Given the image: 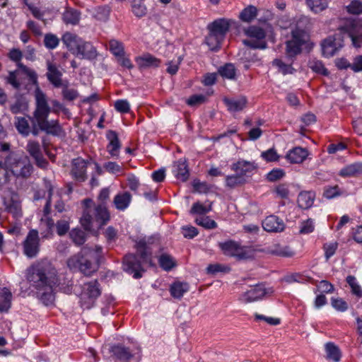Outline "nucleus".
<instances>
[{
	"mask_svg": "<svg viewBox=\"0 0 362 362\" xmlns=\"http://www.w3.org/2000/svg\"><path fill=\"white\" fill-rule=\"evenodd\" d=\"M27 279L38 291L40 299L45 305L54 303L53 287L59 282L54 268L49 264L33 266L28 271Z\"/></svg>",
	"mask_w": 362,
	"mask_h": 362,
	"instance_id": "obj_1",
	"label": "nucleus"
},
{
	"mask_svg": "<svg viewBox=\"0 0 362 362\" xmlns=\"http://www.w3.org/2000/svg\"><path fill=\"white\" fill-rule=\"evenodd\" d=\"M35 108L33 117H28L32 123L30 133L37 136L40 131L47 134L59 136L63 130L57 119H48L51 108L49 106L46 95L39 88L35 92Z\"/></svg>",
	"mask_w": 362,
	"mask_h": 362,
	"instance_id": "obj_2",
	"label": "nucleus"
},
{
	"mask_svg": "<svg viewBox=\"0 0 362 362\" xmlns=\"http://www.w3.org/2000/svg\"><path fill=\"white\" fill-rule=\"evenodd\" d=\"M109 196L110 190L104 188L98 195V204H94L90 199L83 201L84 209L80 222L86 230H92L94 227L100 228L109 221L110 215L105 205Z\"/></svg>",
	"mask_w": 362,
	"mask_h": 362,
	"instance_id": "obj_3",
	"label": "nucleus"
},
{
	"mask_svg": "<svg viewBox=\"0 0 362 362\" xmlns=\"http://www.w3.org/2000/svg\"><path fill=\"white\" fill-rule=\"evenodd\" d=\"M135 247L141 261L138 260L137 256L133 254H128L124 257L123 267L124 271L129 274H133L135 279L141 278V272H144L142 264L151 263V250L145 239L139 240Z\"/></svg>",
	"mask_w": 362,
	"mask_h": 362,
	"instance_id": "obj_4",
	"label": "nucleus"
},
{
	"mask_svg": "<svg viewBox=\"0 0 362 362\" xmlns=\"http://www.w3.org/2000/svg\"><path fill=\"white\" fill-rule=\"evenodd\" d=\"M102 247L98 245L95 246V253L90 247H85L81 251L70 257L67 260V265L71 269L78 268L79 270L86 276H90L98 269L95 262L98 255L101 253Z\"/></svg>",
	"mask_w": 362,
	"mask_h": 362,
	"instance_id": "obj_5",
	"label": "nucleus"
},
{
	"mask_svg": "<svg viewBox=\"0 0 362 362\" xmlns=\"http://www.w3.org/2000/svg\"><path fill=\"white\" fill-rule=\"evenodd\" d=\"M5 165L16 178L28 179L33 171V166L27 157L20 158L13 153L5 157Z\"/></svg>",
	"mask_w": 362,
	"mask_h": 362,
	"instance_id": "obj_6",
	"label": "nucleus"
},
{
	"mask_svg": "<svg viewBox=\"0 0 362 362\" xmlns=\"http://www.w3.org/2000/svg\"><path fill=\"white\" fill-rule=\"evenodd\" d=\"M218 246L225 255L235 257L238 260L250 259L255 255L252 247L241 245L235 240H229L219 243Z\"/></svg>",
	"mask_w": 362,
	"mask_h": 362,
	"instance_id": "obj_7",
	"label": "nucleus"
},
{
	"mask_svg": "<svg viewBox=\"0 0 362 362\" xmlns=\"http://www.w3.org/2000/svg\"><path fill=\"white\" fill-rule=\"evenodd\" d=\"M339 30L348 34L354 47L360 48L362 47L361 18H348L340 25Z\"/></svg>",
	"mask_w": 362,
	"mask_h": 362,
	"instance_id": "obj_8",
	"label": "nucleus"
},
{
	"mask_svg": "<svg viewBox=\"0 0 362 362\" xmlns=\"http://www.w3.org/2000/svg\"><path fill=\"white\" fill-rule=\"evenodd\" d=\"M245 34L250 37V40H244L243 44L250 48L264 49L267 47L264 41L266 33L264 29L257 25H251L244 30Z\"/></svg>",
	"mask_w": 362,
	"mask_h": 362,
	"instance_id": "obj_9",
	"label": "nucleus"
},
{
	"mask_svg": "<svg viewBox=\"0 0 362 362\" xmlns=\"http://www.w3.org/2000/svg\"><path fill=\"white\" fill-rule=\"evenodd\" d=\"M18 69L13 71H9L6 77V82L11 85L15 89H18L21 86V83L18 80V77L21 74H25L30 81L35 84L37 82V76L35 71L29 69L22 63L17 64Z\"/></svg>",
	"mask_w": 362,
	"mask_h": 362,
	"instance_id": "obj_10",
	"label": "nucleus"
},
{
	"mask_svg": "<svg viewBox=\"0 0 362 362\" xmlns=\"http://www.w3.org/2000/svg\"><path fill=\"white\" fill-rule=\"evenodd\" d=\"M23 254L28 258L35 257L40 252V244L38 231L30 230L22 243Z\"/></svg>",
	"mask_w": 362,
	"mask_h": 362,
	"instance_id": "obj_11",
	"label": "nucleus"
},
{
	"mask_svg": "<svg viewBox=\"0 0 362 362\" xmlns=\"http://www.w3.org/2000/svg\"><path fill=\"white\" fill-rule=\"evenodd\" d=\"M2 202L4 209L7 213L13 215L16 218L22 216V209L18 194L13 189L10 190V197H2Z\"/></svg>",
	"mask_w": 362,
	"mask_h": 362,
	"instance_id": "obj_12",
	"label": "nucleus"
},
{
	"mask_svg": "<svg viewBox=\"0 0 362 362\" xmlns=\"http://www.w3.org/2000/svg\"><path fill=\"white\" fill-rule=\"evenodd\" d=\"M26 151L35 160V165L43 170L47 168L48 161L43 157L41 146L38 141H29L26 146Z\"/></svg>",
	"mask_w": 362,
	"mask_h": 362,
	"instance_id": "obj_13",
	"label": "nucleus"
},
{
	"mask_svg": "<svg viewBox=\"0 0 362 362\" xmlns=\"http://www.w3.org/2000/svg\"><path fill=\"white\" fill-rule=\"evenodd\" d=\"M235 22L230 19L218 18L209 24L207 28L209 31L212 32L224 39L229 28Z\"/></svg>",
	"mask_w": 362,
	"mask_h": 362,
	"instance_id": "obj_14",
	"label": "nucleus"
},
{
	"mask_svg": "<svg viewBox=\"0 0 362 362\" xmlns=\"http://www.w3.org/2000/svg\"><path fill=\"white\" fill-rule=\"evenodd\" d=\"M342 42L341 39H337L334 37L326 38L322 43V54L325 57L334 56L343 47Z\"/></svg>",
	"mask_w": 362,
	"mask_h": 362,
	"instance_id": "obj_15",
	"label": "nucleus"
},
{
	"mask_svg": "<svg viewBox=\"0 0 362 362\" xmlns=\"http://www.w3.org/2000/svg\"><path fill=\"white\" fill-rule=\"evenodd\" d=\"M88 161L82 158H77L72 160L71 175L78 181L83 182L86 179V168Z\"/></svg>",
	"mask_w": 362,
	"mask_h": 362,
	"instance_id": "obj_16",
	"label": "nucleus"
},
{
	"mask_svg": "<svg viewBox=\"0 0 362 362\" xmlns=\"http://www.w3.org/2000/svg\"><path fill=\"white\" fill-rule=\"evenodd\" d=\"M73 54L81 59H93L97 57L96 49L93 45L82 40Z\"/></svg>",
	"mask_w": 362,
	"mask_h": 362,
	"instance_id": "obj_17",
	"label": "nucleus"
},
{
	"mask_svg": "<svg viewBox=\"0 0 362 362\" xmlns=\"http://www.w3.org/2000/svg\"><path fill=\"white\" fill-rule=\"evenodd\" d=\"M47 72L46 74L48 81L55 87L59 88L63 86L62 79V74L57 66L49 61L47 62Z\"/></svg>",
	"mask_w": 362,
	"mask_h": 362,
	"instance_id": "obj_18",
	"label": "nucleus"
},
{
	"mask_svg": "<svg viewBox=\"0 0 362 362\" xmlns=\"http://www.w3.org/2000/svg\"><path fill=\"white\" fill-rule=\"evenodd\" d=\"M109 144L107 146V151L113 158H117L119 154L121 143L117 134L115 131L110 130L106 134Z\"/></svg>",
	"mask_w": 362,
	"mask_h": 362,
	"instance_id": "obj_19",
	"label": "nucleus"
},
{
	"mask_svg": "<svg viewBox=\"0 0 362 362\" xmlns=\"http://www.w3.org/2000/svg\"><path fill=\"white\" fill-rule=\"evenodd\" d=\"M267 293L262 284L257 285L244 293L240 300L244 303H250L262 298Z\"/></svg>",
	"mask_w": 362,
	"mask_h": 362,
	"instance_id": "obj_20",
	"label": "nucleus"
},
{
	"mask_svg": "<svg viewBox=\"0 0 362 362\" xmlns=\"http://www.w3.org/2000/svg\"><path fill=\"white\" fill-rule=\"evenodd\" d=\"M262 227L268 232H281L284 229V223L277 216L272 215L262 221Z\"/></svg>",
	"mask_w": 362,
	"mask_h": 362,
	"instance_id": "obj_21",
	"label": "nucleus"
},
{
	"mask_svg": "<svg viewBox=\"0 0 362 362\" xmlns=\"http://www.w3.org/2000/svg\"><path fill=\"white\" fill-rule=\"evenodd\" d=\"M308 151L302 147H295L290 150L286 158L291 163H301L308 156Z\"/></svg>",
	"mask_w": 362,
	"mask_h": 362,
	"instance_id": "obj_22",
	"label": "nucleus"
},
{
	"mask_svg": "<svg viewBox=\"0 0 362 362\" xmlns=\"http://www.w3.org/2000/svg\"><path fill=\"white\" fill-rule=\"evenodd\" d=\"M306 23H308V19L306 18H300L297 23L296 28L291 32L292 40H295L296 42H299L302 45L305 44L308 39L307 32L305 29L301 28V26Z\"/></svg>",
	"mask_w": 362,
	"mask_h": 362,
	"instance_id": "obj_23",
	"label": "nucleus"
},
{
	"mask_svg": "<svg viewBox=\"0 0 362 362\" xmlns=\"http://www.w3.org/2000/svg\"><path fill=\"white\" fill-rule=\"evenodd\" d=\"M173 174L177 180L182 182L187 180L189 173L186 160L180 159L173 164Z\"/></svg>",
	"mask_w": 362,
	"mask_h": 362,
	"instance_id": "obj_24",
	"label": "nucleus"
},
{
	"mask_svg": "<svg viewBox=\"0 0 362 362\" xmlns=\"http://www.w3.org/2000/svg\"><path fill=\"white\" fill-rule=\"evenodd\" d=\"M362 174V163L357 162L346 165L341 168L339 175L341 177H356Z\"/></svg>",
	"mask_w": 362,
	"mask_h": 362,
	"instance_id": "obj_25",
	"label": "nucleus"
},
{
	"mask_svg": "<svg viewBox=\"0 0 362 362\" xmlns=\"http://www.w3.org/2000/svg\"><path fill=\"white\" fill-rule=\"evenodd\" d=\"M255 168L254 163L243 160H238L231 166L233 170L239 175H243L245 178L247 176V174L251 173Z\"/></svg>",
	"mask_w": 362,
	"mask_h": 362,
	"instance_id": "obj_26",
	"label": "nucleus"
},
{
	"mask_svg": "<svg viewBox=\"0 0 362 362\" xmlns=\"http://www.w3.org/2000/svg\"><path fill=\"white\" fill-rule=\"evenodd\" d=\"M223 102L230 112H238L243 110L247 104V99L241 97L238 99L224 98Z\"/></svg>",
	"mask_w": 362,
	"mask_h": 362,
	"instance_id": "obj_27",
	"label": "nucleus"
},
{
	"mask_svg": "<svg viewBox=\"0 0 362 362\" xmlns=\"http://www.w3.org/2000/svg\"><path fill=\"white\" fill-rule=\"evenodd\" d=\"M136 62L140 68L158 67L160 60L150 54H146L136 59Z\"/></svg>",
	"mask_w": 362,
	"mask_h": 362,
	"instance_id": "obj_28",
	"label": "nucleus"
},
{
	"mask_svg": "<svg viewBox=\"0 0 362 362\" xmlns=\"http://www.w3.org/2000/svg\"><path fill=\"white\" fill-rule=\"evenodd\" d=\"M12 293L6 288H0V312H6L11 308Z\"/></svg>",
	"mask_w": 362,
	"mask_h": 362,
	"instance_id": "obj_29",
	"label": "nucleus"
},
{
	"mask_svg": "<svg viewBox=\"0 0 362 362\" xmlns=\"http://www.w3.org/2000/svg\"><path fill=\"white\" fill-rule=\"evenodd\" d=\"M132 200V195L128 192H124L122 193L117 194L115 198L113 203L118 210H124L126 209Z\"/></svg>",
	"mask_w": 362,
	"mask_h": 362,
	"instance_id": "obj_30",
	"label": "nucleus"
},
{
	"mask_svg": "<svg viewBox=\"0 0 362 362\" xmlns=\"http://www.w3.org/2000/svg\"><path fill=\"white\" fill-rule=\"evenodd\" d=\"M315 197V195L313 192H302L298 194L297 199L298 204L302 209H308L313 204Z\"/></svg>",
	"mask_w": 362,
	"mask_h": 362,
	"instance_id": "obj_31",
	"label": "nucleus"
},
{
	"mask_svg": "<svg viewBox=\"0 0 362 362\" xmlns=\"http://www.w3.org/2000/svg\"><path fill=\"white\" fill-rule=\"evenodd\" d=\"M62 19L66 24L77 25L81 19V13L76 9L67 8L62 15Z\"/></svg>",
	"mask_w": 362,
	"mask_h": 362,
	"instance_id": "obj_32",
	"label": "nucleus"
},
{
	"mask_svg": "<svg viewBox=\"0 0 362 362\" xmlns=\"http://www.w3.org/2000/svg\"><path fill=\"white\" fill-rule=\"evenodd\" d=\"M112 352L119 360L124 362H129L133 357V354L128 348L120 345L113 346L112 348Z\"/></svg>",
	"mask_w": 362,
	"mask_h": 362,
	"instance_id": "obj_33",
	"label": "nucleus"
},
{
	"mask_svg": "<svg viewBox=\"0 0 362 362\" xmlns=\"http://www.w3.org/2000/svg\"><path fill=\"white\" fill-rule=\"evenodd\" d=\"M62 42L64 44L68 47V49L74 53V51L77 47V45L81 41V39L78 37L76 35H74L71 33H66L62 36Z\"/></svg>",
	"mask_w": 362,
	"mask_h": 362,
	"instance_id": "obj_34",
	"label": "nucleus"
},
{
	"mask_svg": "<svg viewBox=\"0 0 362 362\" xmlns=\"http://www.w3.org/2000/svg\"><path fill=\"white\" fill-rule=\"evenodd\" d=\"M14 124L17 131L23 136H28L30 134L29 120L25 117H16Z\"/></svg>",
	"mask_w": 362,
	"mask_h": 362,
	"instance_id": "obj_35",
	"label": "nucleus"
},
{
	"mask_svg": "<svg viewBox=\"0 0 362 362\" xmlns=\"http://www.w3.org/2000/svg\"><path fill=\"white\" fill-rule=\"evenodd\" d=\"M83 295L90 298H95L100 295L98 282L95 280L93 281L84 284Z\"/></svg>",
	"mask_w": 362,
	"mask_h": 362,
	"instance_id": "obj_36",
	"label": "nucleus"
},
{
	"mask_svg": "<svg viewBox=\"0 0 362 362\" xmlns=\"http://www.w3.org/2000/svg\"><path fill=\"white\" fill-rule=\"evenodd\" d=\"M189 289L188 284L186 283L177 282L171 285L170 291L173 298H181L184 293Z\"/></svg>",
	"mask_w": 362,
	"mask_h": 362,
	"instance_id": "obj_37",
	"label": "nucleus"
},
{
	"mask_svg": "<svg viewBox=\"0 0 362 362\" xmlns=\"http://www.w3.org/2000/svg\"><path fill=\"white\" fill-rule=\"evenodd\" d=\"M246 182L247 179L237 173L235 175H228L226 177V185L230 189L244 185Z\"/></svg>",
	"mask_w": 362,
	"mask_h": 362,
	"instance_id": "obj_38",
	"label": "nucleus"
},
{
	"mask_svg": "<svg viewBox=\"0 0 362 362\" xmlns=\"http://www.w3.org/2000/svg\"><path fill=\"white\" fill-rule=\"evenodd\" d=\"M132 11L138 18H142L147 13V8L144 3V0H132Z\"/></svg>",
	"mask_w": 362,
	"mask_h": 362,
	"instance_id": "obj_39",
	"label": "nucleus"
},
{
	"mask_svg": "<svg viewBox=\"0 0 362 362\" xmlns=\"http://www.w3.org/2000/svg\"><path fill=\"white\" fill-rule=\"evenodd\" d=\"M218 72L223 78L234 80L236 78V69L232 64H226L221 66Z\"/></svg>",
	"mask_w": 362,
	"mask_h": 362,
	"instance_id": "obj_40",
	"label": "nucleus"
},
{
	"mask_svg": "<svg viewBox=\"0 0 362 362\" xmlns=\"http://www.w3.org/2000/svg\"><path fill=\"white\" fill-rule=\"evenodd\" d=\"M257 14V9L255 6L250 5L245 8L240 13L239 18L244 22L249 23L252 21Z\"/></svg>",
	"mask_w": 362,
	"mask_h": 362,
	"instance_id": "obj_41",
	"label": "nucleus"
},
{
	"mask_svg": "<svg viewBox=\"0 0 362 362\" xmlns=\"http://www.w3.org/2000/svg\"><path fill=\"white\" fill-rule=\"evenodd\" d=\"M325 350L327 358L334 362H339L341 358V353L339 348L333 343L328 342L325 344Z\"/></svg>",
	"mask_w": 362,
	"mask_h": 362,
	"instance_id": "obj_42",
	"label": "nucleus"
},
{
	"mask_svg": "<svg viewBox=\"0 0 362 362\" xmlns=\"http://www.w3.org/2000/svg\"><path fill=\"white\" fill-rule=\"evenodd\" d=\"M301 46L299 42L295 40H288L286 42V54L288 58H293L301 52Z\"/></svg>",
	"mask_w": 362,
	"mask_h": 362,
	"instance_id": "obj_43",
	"label": "nucleus"
},
{
	"mask_svg": "<svg viewBox=\"0 0 362 362\" xmlns=\"http://www.w3.org/2000/svg\"><path fill=\"white\" fill-rule=\"evenodd\" d=\"M271 254L285 257H291L294 255V252L288 246L276 245L270 251Z\"/></svg>",
	"mask_w": 362,
	"mask_h": 362,
	"instance_id": "obj_44",
	"label": "nucleus"
},
{
	"mask_svg": "<svg viewBox=\"0 0 362 362\" xmlns=\"http://www.w3.org/2000/svg\"><path fill=\"white\" fill-rule=\"evenodd\" d=\"M224 39L223 37H221V36H218V35L209 31V33L206 37L205 40H206V45L209 46V47L211 50H214V49H217L218 47H219L221 42Z\"/></svg>",
	"mask_w": 362,
	"mask_h": 362,
	"instance_id": "obj_45",
	"label": "nucleus"
},
{
	"mask_svg": "<svg viewBox=\"0 0 362 362\" xmlns=\"http://www.w3.org/2000/svg\"><path fill=\"white\" fill-rule=\"evenodd\" d=\"M110 12L111 8L108 6H98L95 10L94 17L100 21L106 22L109 19Z\"/></svg>",
	"mask_w": 362,
	"mask_h": 362,
	"instance_id": "obj_46",
	"label": "nucleus"
},
{
	"mask_svg": "<svg viewBox=\"0 0 362 362\" xmlns=\"http://www.w3.org/2000/svg\"><path fill=\"white\" fill-rule=\"evenodd\" d=\"M308 6L315 13H319L327 8L329 0H306Z\"/></svg>",
	"mask_w": 362,
	"mask_h": 362,
	"instance_id": "obj_47",
	"label": "nucleus"
},
{
	"mask_svg": "<svg viewBox=\"0 0 362 362\" xmlns=\"http://www.w3.org/2000/svg\"><path fill=\"white\" fill-rule=\"evenodd\" d=\"M11 181V171L8 168L0 161V188L8 184Z\"/></svg>",
	"mask_w": 362,
	"mask_h": 362,
	"instance_id": "obj_48",
	"label": "nucleus"
},
{
	"mask_svg": "<svg viewBox=\"0 0 362 362\" xmlns=\"http://www.w3.org/2000/svg\"><path fill=\"white\" fill-rule=\"evenodd\" d=\"M308 66L314 72L327 76L329 74L328 70L325 67L323 63L317 59H313L308 62Z\"/></svg>",
	"mask_w": 362,
	"mask_h": 362,
	"instance_id": "obj_49",
	"label": "nucleus"
},
{
	"mask_svg": "<svg viewBox=\"0 0 362 362\" xmlns=\"http://www.w3.org/2000/svg\"><path fill=\"white\" fill-rule=\"evenodd\" d=\"M71 239L77 245H83L86 239V235L84 231L79 228H74L69 233Z\"/></svg>",
	"mask_w": 362,
	"mask_h": 362,
	"instance_id": "obj_50",
	"label": "nucleus"
},
{
	"mask_svg": "<svg viewBox=\"0 0 362 362\" xmlns=\"http://www.w3.org/2000/svg\"><path fill=\"white\" fill-rule=\"evenodd\" d=\"M110 50L117 58L124 55V50L123 44L117 40H111L109 42Z\"/></svg>",
	"mask_w": 362,
	"mask_h": 362,
	"instance_id": "obj_51",
	"label": "nucleus"
},
{
	"mask_svg": "<svg viewBox=\"0 0 362 362\" xmlns=\"http://www.w3.org/2000/svg\"><path fill=\"white\" fill-rule=\"evenodd\" d=\"M251 49L250 47L243 49L239 52L238 55L243 61L255 62L259 60L257 53L252 52Z\"/></svg>",
	"mask_w": 362,
	"mask_h": 362,
	"instance_id": "obj_52",
	"label": "nucleus"
},
{
	"mask_svg": "<svg viewBox=\"0 0 362 362\" xmlns=\"http://www.w3.org/2000/svg\"><path fill=\"white\" fill-rule=\"evenodd\" d=\"M346 282L351 287L352 293L358 298H361L362 288L361 286L357 283L356 278L354 276H348L346 277Z\"/></svg>",
	"mask_w": 362,
	"mask_h": 362,
	"instance_id": "obj_53",
	"label": "nucleus"
},
{
	"mask_svg": "<svg viewBox=\"0 0 362 362\" xmlns=\"http://www.w3.org/2000/svg\"><path fill=\"white\" fill-rule=\"evenodd\" d=\"M159 264L160 267H162L165 271L170 270L175 265L173 259L167 254H163L160 257Z\"/></svg>",
	"mask_w": 362,
	"mask_h": 362,
	"instance_id": "obj_54",
	"label": "nucleus"
},
{
	"mask_svg": "<svg viewBox=\"0 0 362 362\" xmlns=\"http://www.w3.org/2000/svg\"><path fill=\"white\" fill-rule=\"evenodd\" d=\"M195 222L197 225L202 226L207 229H213L217 226L216 223L208 216H201L197 218Z\"/></svg>",
	"mask_w": 362,
	"mask_h": 362,
	"instance_id": "obj_55",
	"label": "nucleus"
},
{
	"mask_svg": "<svg viewBox=\"0 0 362 362\" xmlns=\"http://www.w3.org/2000/svg\"><path fill=\"white\" fill-rule=\"evenodd\" d=\"M62 87H63L62 95L64 99L72 101L78 97V93L76 89L69 88L67 84H63Z\"/></svg>",
	"mask_w": 362,
	"mask_h": 362,
	"instance_id": "obj_56",
	"label": "nucleus"
},
{
	"mask_svg": "<svg viewBox=\"0 0 362 362\" xmlns=\"http://www.w3.org/2000/svg\"><path fill=\"white\" fill-rule=\"evenodd\" d=\"M274 66L278 67L279 71L286 75L288 74H293L294 69L291 64L284 63L281 59H276L272 62Z\"/></svg>",
	"mask_w": 362,
	"mask_h": 362,
	"instance_id": "obj_57",
	"label": "nucleus"
},
{
	"mask_svg": "<svg viewBox=\"0 0 362 362\" xmlns=\"http://www.w3.org/2000/svg\"><path fill=\"white\" fill-rule=\"evenodd\" d=\"M211 210V204L209 206H204L200 202H196L191 208L190 213L192 214H206Z\"/></svg>",
	"mask_w": 362,
	"mask_h": 362,
	"instance_id": "obj_58",
	"label": "nucleus"
},
{
	"mask_svg": "<svg viewBox=\"0 0 362 362\" xmlns=\"http://www.w3.org/2000/svg\"><path fill=\"white\" fill-rule=\"evenodd\" d=\"M59 40L58 37L53 34H46L44 38V43L47 48L53 49L59 45Z\"/></svg>",
	"mask_w": 362,
	"mask_h": 362,
	"instance_id": "obj_59",
	"label": "nucleus"
},
{
	"mask_svg": "<svg viewBox=\"0 0 362 362\" xmlns=\"http://www.w3.org/2000/svg\"><path fill=\"white\" fill-rule=\"evenodd\" d=\"M261 157L267 162H275L279 159V156L274 148L262 152Z\"/></svg>",
	"mask_w": 362,
	"mask_h": 362,
	"instance_id": "obj_60",
	"label": "nucleus"
},
{
	"mask_svg": "<svg viewBox=\"0 0 362 362\" xmlns=\"http://www.w3.org/2000/svg\"><path fill=\"white\" fill-rule=\"evenodd\" d=\"M273 191L281 199H287L289 196V189L287 184H279L274 187Z\"/></svg>",
	"mask_w": 362,
	"mask_h": 362,
	"instance_id": "obj_61",
	"label": "nucleus"
},
{
	"mask_svg": "<svg viewBox=\"0 0 362 362\" xmlns=\"http://www.w3.org/2000/svg\"><path fill=\"white\" fill-rule=\"evenodd\" d=\"M285 176V172L282 169H273L267 175V179L269 182H276Z\"/></svg>",
	"mask_w": 362,
	"mask_h": 362,
	"instance_id": "obj_62",
	"label": "nucleus"
},
{
	"mask_svg": "<svg viewBox=\"0 0 362 362\" xmlns=\"http://www.w3.org/2000/svg\"><path fill=\"white\" fill-rule=\"evenodd\" d=\"M341 194L338 185L333 187H325L323 196L327 199H332Z\"/></svg>",
	"mask_w": 362,
	"mask_h": 362,
	"instance_id": "obj_63",
	"label": "nucleus"
},
{
	"mask_svg": "<svg viewBox=\"0 0 362 362\" xmlns=\"http://www.w3.org/2000/svg\"><path fill=\"white\" fill-rule=\"evenodd\" d=\"M347 11L352 14L362 13V3L358 0H354L346 6Z\"/></svg>",
	"mask_w": 362,
	"mask_h": 362,
	"instance_id": "obj_64",
	"label": "nucleus"
}]
</instances>
